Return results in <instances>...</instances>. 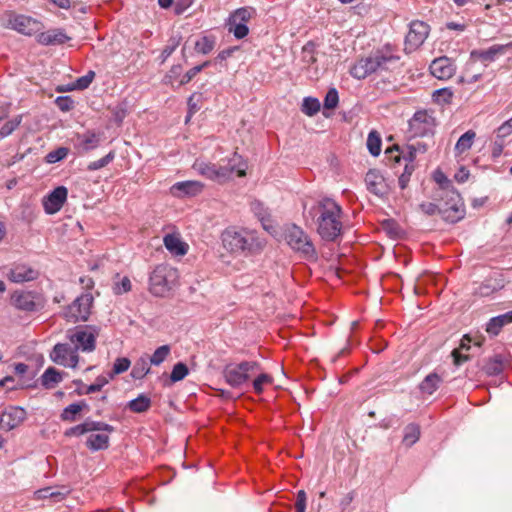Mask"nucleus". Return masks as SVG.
Returning a JSON list of instances; mask_svg holds the SVG:
<instances>
[{
  "label": "nucleus",
  "mask_w": 512,
  "mask_h": 512,
  "mask_svg": "<svg viewBox=\"0 0 512 512\" xmlns=\"http://www.w3.org/2000/svg\"><path fill=\"white\" fill-rule=\"evenodd\" d=\"M317 232L325 241H335L342 232V209L333 199L323 198L313 207Z\"/></svg>",
  "instance_id": "nucleus-1"
},
{
  "label": "nucleus",
  "mask_w": 512,
  "mask_h": 512,
  "mask_svg": "<svg viewBox=\"0 0 512 512\" xmlns=\"http://www.w3.org/2000/svg\"><path fill=\"white\" fill-rule=\"evenodd\" d=\"M225 162V160H222ZM247 164L242 156L237 152L233 153L232 157L227 160V163H211L202 160H196L193 164V169L203 177L218 183H225L231 180L236 174L238 177H243L246 174Z\"/></svg>",
  "instance_id": "nucleus-2"
},
{
  "label": "nucleus",
  "mask_w": 512,
  "mask_h": 512,
  "mask_svg": "<svg viewBox=\"0 0 512 512\" xmlns=\"http://www.w3.org/2000/svg\"><path fill=\"white\" fill-rule=\"evenodd\" d=\"M221 239L223 247L235 254H257L264 247L257 232L246 228L228 227L223 231Z\"/></svg>",
  "instance_id": "nucleus-3"
},
{
  "label": "nucleus",
  "mask_w": 512,
  "mask_h": 512,
  "mask_svg": "<svg viewBox=\"0 0 512 512\" xmlns=\"http://www.w3.org/2000/svg\"><path fill=\"white\" fill-rule=\"evenodd\" d=\"M398 60L393 55H385L380 51L359 59L350 69V74L356 79H365L378 71L388 69V64Z\"/></svg>",
  "instance_id": "nucleus-4"
},
{
  "label": "nucleus",
  "mask_w": 512,
  "mask_h": 512,
  "mask_svg": "<svg viewBox=\"0 0 512 512\" xmlns=\"http://www.w3.org/2000/svg\"><path fill=\"white\" fill-rule=\"evenodd\" d=\"M288 245L300 256L310 262H316L318 254L315 246L309 237L300 227L292 225L286 231L285 235Z\"/></svg>",
  "instance_id": "nucleus-5"
},
{
  "label": "nucleus",
  "mask_w": 512,
  "mask_h": 512,
  "mask_svg": "<svg viewBox=\"0 0 512 512\" xmlns=\"http://www.w3.org/2000/svg\"><path fill=\"white\" fill-rule=\"evenodd\" d=\"M450 202L451 203L446 202L442 206H438L432 202H426L422 203L420 208L426 215L432 216L438 213L445 221L455 223L464 217V210L460 203L459 194L453 193Z\"/></svg>",
  "instance_id": "nucleus-6"
},
{
  "label": "nucleus",
  "mask_w": 512,
  "mask_h": 512,
  "mask_svg": "<svg viewBox=\"0 0 512 512\" xmlns=\"http://www.w3.org/2000/svg\"><path fill=\"white\" fill-rule=\"evenodd\" d=\"M177 278V271L167 264H160L154 268L149 278L150 292L154 296H165Z\"/></svg>",
  "instance_id": "nucleus-7"
},
{
  "label": "nucleus",
  "mask_w": 512,
  "mask_h": 512,
  "mask_svg": "<svg viewBox=\"0 0 512 512\" xmlns=\"http://www.w3.org/2000/svg\"><path fill=\"white\" fill-rule=\"evenodd\" d=\"M260 370L256 361H242L237 364H228L223 369L225 381L232 388H241L250 379V374Z\"/></svg>",
  "instance_id": "nucleus-8"
},
{
  "label": "nucleus",
  "mask_w": 512,
  "mask_h": 512,
  "mask_svg": "<svg viewBox=\"0 0 512 512\" xmlns=\"http://www.w3.org/2000/svg\"><path fill=\"white\" fill-rule=\"evenodd\" d=\"M5 21V27L27 36L36 34L43 28V24L37 19L14 12L7 14Z\"/></svg>",
  "instance_id": "nucleus-9"
},
{
  "label": "nucleus",
  "mask_w": 512,
  "mask_h": 512,
  "mask_svg": "<svg viewBox=\"0 0 512 512\" xmlns=\"http://www.w3.org/2000/svg\"><path fill=\"white\" fill-rule=\"evenodd\" d=\"M408 124L412 138L432 136L436 126L435 118L426 110L417 111Z\"/></svg>",
  "instance_id": "nucleus-10"
},
{
  "label": "nucleus",
  "mask_w": 512,
  "mask_h": 512,
  "mask_svg": "<svg viewBox=\"0 0 512 512\" xmlns=\"http://www.w3.org/2000/svg\"><path fill=\"white\" fill-rule=\"evenodd\" d=\"M93 296L91 293H83L78 296L65 309L64 316L70 322L87 321L93 305Z\"/></svg>",
  "instance_id": "nucleus-11"
},
{
  "label": "nucleus",
  "mask_w": 512,
  "mask_h": 512,
  "mask_svg": "<svg viewBox=\"0 0 512 512\" xmlns=\"http://www.w3.org/2000/svg\"><path fill=\"white\" fill-rule=\"evenodd\" d=\"M97 330L92 326L77 327L68 331L67 337L74 348L83 352H92L95 349Z\"/></svg>",
  "instance_id": "nucleus-12"
},
{
  "label": "nucleus",
  "mask_w": 512,
  "mask_h": 512,
  "mask_svg": "<svg viewBox=\"0 0 512 512\" xmlns=\"http://www.w3.org/2000/svg\"><path fill=\"white\" fill-rule=\"evenodd\" d=\"M11 303L21 311L35 312L44 307L43 297L33 291H15L11 296Z\"/></svg>",
  "instance_id": "nucleus-13"
},
{
  "label": "nucleus",
  "mask_w": 512,
  "mask_h": 512,
  "mask_svg": "<svg viewBox=\"0 0 512 512\" xmlns=\"http://www.w3.org/2000/svg\"><path fill=\"white\" fill-rule=\"evenodd\" d=\"M429 32L430 27L427 23L419 20L412 21L405 38V51L407 53L416 51L425 42Z\"/></svg>",
  "instance_id": "nucleus-14"
},
{
  "label": "nucleus",
  "mask_w": 512,
  "mask_h": 512,
  "mask_svg": "<svg viewBox=\"0 0 512 512\" xmlns=\"http://www.w3.org/2000/svg\"><path fill=\"white\" fill-rule=\"evenodd\" d=\"M50 358L58 365L71 368H75L79 362L77 348L71 343H57L50 353Z\"/></svg>",
  "instance_id": "nucleus-15"
},
{
  "label": "nucleus",
  "mask_w": 512,
  "mask_h": 512,
  "mask_svg": "<svg viewBox=\"0 0 512 512\" xmlns=\"http://www.w3.org/2000/svg\"><path fill=\"white\" fill-rule=\"evenodd\" d=\"M26 411L19 406L7 407L0 416L1 428L7 431L15 429L26 419Z\"/></svg>",
  "instance_id": "nucleus-16"
},
{
  "label": "nucleus",
  "mask_w": 512,
  "mask_h": 512,
  "mask_svg": "<svg viewBox=\"0 0 512 512\" xmlns=\"http://www.w3.org/2000/svg\"><path fill=\"white\" fill-rule=\"evenodd\" d=\"M68 190L65 186H58L43 199L44 211L49 214H55L61 210L67 200Z\"/></svg>",
  "instance_id": "nucleus-17"
},
{
  "label": "nucleus",
  "mask_w": 512,
  "mask_h": 512,
  "mask_svg": "<svg viewBox=\"0 0 512 512\" xmlns=\"http://www.w3.org/2000/svg\"><path fill=\"white\" fill-rule=\"evenodd\" d=\"M431 74L440 80L451 78L456 70L454 61L446 56L436 58L430 64Z\"/></svg>",
  "instance_id": "nucleus-18"
},
{
  "label": "nucleus",
  "mask_w": 512,
  "mask_h": 512,
  "mask_svg": "<svg viewBox=\"0 0 512 512\" xmlns=\"http://www.w3.org/2000/svg\"><path fill=\"white\" fill-rule=\"evenodd\" d=\"M512 54V42L507 44H494L486 50H473L471 57L482 61H494L499 55Z\"/></svg>",
  "instance_id": "nucleus-19"
},
{
  "label": "nucleus",
  "mask_w": 512,
  "mask_h": 512,
  "mask_svg": "<svg viewBox=\"0 0 512 512\" xmlns=\"http://www.w3.org/2000/svg\"><path fill=\"white\" fill-rule=\"evenodd\" d=\"M38 276L39 272L26 264H15L7 274V278L14 283L33 281Z\"/></svg>",
  "instance_id": "nucleus-20"
},
{
  "label": "nucleus",
  "mask_w": 512,
  "mask_h": 512,
  "mask_svg": "<svg viewBox=\"0 0 512 512\" xmlns=\"http://www.w3.org/2000/svg\"><path fill=\"white\" fill-rule=\"evenodd\" d=\"M203 188V183L199 181H181L172 185L171 193L176 197L196 196L202 192Z\"/></svg>",
  "instance_id": "nucleus-21"
},
{
  "label": "nucleus",
  "mask_w": 512,
  "mask_h": 512,
  "mask_svg": "<svg viewBox=\"0 0 512 512\" xmlns=\"http://www.w3.org/2000/svg\"><path fill=\"white\" fill-rule=\"evenodd\" d=\"M70 40L62 29H51L45 32H38L37 42L41 45H60Z\"/></svg>",
  "instance_id": "nucleus-22"
},
{
  "label": "nucleus",
  "mask_w": 512,
  "mask_h": 512,
  "mask_svg": "<svg viewBox=\"0 0 512 512\" xmlns=\"http://www.w3.org/2000/svg\"><path fill=\"white\" fill-rule=\"evenodd\" d=\"M365 183H366L367 189L371 193H373L377 196H383L386 194L385 179L378 172L373 171V170L368 171L365 176Z\"/></svg>",
  "instance_id": "nucleus-23"
},
{
  "label": "nucleus",
  "mask_w": 512,
  "mask_h": 512,
  "mask_svg": "<svg viewBox=\"0 0 512 512\" xmlns=\"http://www.w3.org/2000/svg\"><path fill=\"white\" fill-rule=\"evenodd\" d=\"M76 146L83 152H88L97 148L100 144V135L92 131L83 134H77Z\"/></svg>",
  "instance_id": "nucleus-24"
},
{
  "label": "nucleus",
  "mask_w": 512,
  "mask_h": 512,
  "mask_svg": "<svg viewBox=\"0 0 512 512\" xmlns=\"http://www.w3.org/2000/svg\"><path fill=\"white\" fill-rule=\"evenodd\" d=\"M507 362L508 361L504 355L496 354L486 361L483 366V370L489 376H497L503 372Z\"/></svg>",
  "instance_id": "nucleus-25"
},
{
  "label": "nucleus",
  "mask_w": 512,
  "mask_h": 512,
  "mask_svg": "<svg viewBox=\"0 0 512 512\" xmlns=\"http://www.w3.org/2000/svg\"><path fill=\"white\" fill-rule=\"evenodd\" d=\"M164 245L166 249L173 255L183 256L187 253V244L184 243L176 234H167L164 237Z\"/></svg>",
  "instance_id": "nucleus-26"
},
{
  "label": "nucleus",
  "mask_w": 512,
  "mask_h": 512,
  "mask_svg": "<svg viewBox=\"0 0 512 512\" xmlns=\"http://www.w3.org/2000/svg\"><path fill=\"white\" fill-rule=\"evenodd\" d=\"M512 323V310L504 314L492 317L486 325V331L491 335H498L501 329Z\"/></svg>",
  "instance_id": "nucleus-27"
},
{
  "label": "nucleus",
  "mask_w": 512,
  "mask_h": 512,
  "mask_svg": "<svg viewBox=\"0 0 512 512\" xmlns=\"http://www.w3.org/2000/svg\"><path fill=\"white\" fill-rule=\"evenodd\" d=\"M83 410H89V405L86 401L82 400L77 403H72L63 409L60 418L63 421L74 422L76 415Z\"/></svg>",
  "instance_id": "nucleus-28"
},
{
  "label": "nucleus",
  "mask_w": 512,
  "mask_h": 512,
  "mask_svg": "<svg viewBox=\"0 0 512 512\" xmlns=\"http://www.w3.org/2000/svg\"><path fill=\"white\" fill-rule=\"evenodd\" d=\"M442 383V378L437 373L428 374L419 385L422 393L432 395Z\"/></svg>",
  "instance_id": "nucleus-29"
},
{
  "label": "nucleus",
  "mask_w": 512,
  "mask_h": 512,
  "mask_svg": "<svg viewBox=\"0 0 512 512\" xmlns=\"http://www.w3.org/2000/svg\"><path fill=\"white\" fill-rule=\"evenodd\" d=\"M62 379V373L54 367H48L41 376V384L46 389H51L60 383Z\"/></svg>",
  "instance_id": "nucleus-30"
},
{
  "label": "nucleus",
  "mask_w": 512,
  "mask_h": 512,
  "mask_svg": "<svg viewBox=\"0 0 512 512\" xmlns=\"http://www.w3.org/2000/svg\"><path fill=\"white\" fill-rule=\"evenodd\" d=\"M253 14H254V9H252L250 7L238 8L230 14V16L226 22H230L232 24H246L247 25L249 20L252 18Z\"/></svg>",
  "instance_id": "nucleus-31"
},
{
  "label": "nucleus",
  "mask_w": 512,
  "mask_h": 512,
  "mask_svg": "<svg viewBox=\"0 0 512 512\" xmlns=\"http://www.w3.org/2000/svg\"><path fill=\"white\" fill-rule=\"evenodd\" d=\"M126 407L134 413H144L150 409L151 399L145 394H140L137 398L130 400Z\"/></svg>",
  "instance_id": "nucleus-32"
},
{
  "label": "nucleus",
  "mask_w": 512,
  "mask_h": 512,
  "mask_svg": "<svg viewBox=\"0 0 512 512\" xmlns=\"http://www.w3.org/2000/svg\"><path fill=\"white\" fill-rule=\"evenodd\" d=\"M86 446L92 451L104 450L109 446L108 434H91L86 441Z\"/></svg>",
  "instance_id": "nucleus-33"
},
{
  "label": "nucleus",
  "mask_w": 512,
  "mask_h": 512,
  "mask_svg": "<svg viewBox=\"0 0 512 512\" xmlns=\"http://www.w3.org/2000/svg\"><path fill=\"white\" fill-rule=\"evenodd\" d=\"M403 433V444L407 447H411L419 440L420 427L416 423H410L404 428Z\"/></svg>",
  "instance_id": "nucleus-34"
},
{
  "label": "nucleus",
  "mask_w": 512,
  "mask_h": 512,
  "mask_svg": "<svg viewBox=\"0 0 512 512\" xmlns=\"http://www.w3.org/2000/svg\"><path fill=\"white\" fill-rule=\"evenodd\" d=\"M301 61L305 67H310L316 63V45L313 41L307 42L301 50Z\"/></svg>",
  "instance_id": "nucleus-35"
},
{
  "label": "nucleus",
  "mask_w": 512,
  "mask_h": 512,
  "mask_svg": "<svg viewBox=\"0 0 512 512\" xmlns=\"http://www.w3.org/2000/svg\"><path fill=\"white\" fill-rule=\"evenodd\" d=\"M215 44L216 39L214 36L204 35L195 42V51L207 55L214 49Z\"/></svg>",
  "instance_id": "nucleus-36"
},
{
  "label": "nucleus",
  "mask_w": 512,
  "mask_h": 512,
  "mask_svg": "<svg viewBox=\"0 0 512 512\" xmlns=\"http://www.w3.org/2000/svg\"><path fill=\"white\" fill-rule=\"evenodd\" d=\"M476 137V133L473 130H468L463 135L460 136L456 145L455 151L458 154H462L465 151L469 150L473 144V141Z\"/></svg>",
  "instance_id": "nucleus-37"
},
{
  "label": "nucleus",
  "mask_w": 512,
  "mask_h": 512,
  "mask_svg": "<svg viewBox=\"0 0 512 512\" xmlns=\"http://www.w3.org/2000/svg\"><path fill=\"white\" fill-rule=\"evenodd\" d=\"M149 364H150V362L148 361L147 357L139 358L135 362V364L131 370L132 378L142 379L144 376H146L148 374V372L150 371Z\"/></svg>",
  "instance_id": "nucleus-38"
},
{
  "label": "nucleus",
  "mask_w": 512,
  "mask_h": 512,
  "mask_svg": "<svg viewBox=\"0 0 512 512\" xmlns=\"http://www.w3.org/2000/svg\"><path fill=\"white\" fill-rule=\"evenodd\" d=\"M381 137L379 133L372 130L367 137V148L371 155L378 156L381 152Z\"/></svg>",
  "instance_id": "nucleus-39"
},
{
  "label": "nucleus",
  "mask_w": 512,
  "mask_h": 512,
  "mask_svg": "<svg viewBox=\"0 0 512 512\" xmlns=\"http://www.w3.org/2000/svg\"><path fill=\"white\" fill-rule=\"evenodd\" d=\"M110 378L100 375L96 378L95 382L86 386L85 390H76L78 395H88L100 391L106 384H108Z\"/></svg>",
  "instance_id": "nucleus-40"
},
{
  "label": "nucleus",
  "mask_w": 512,
  "mask_h": 512,
  "mask_svg": "<svg viewBox=\"0 0 512 512\" xmlns=\"http://www.w3.org/2000/svg\"><path fill=\"white\" fill-rule=\"evenodd\" d=\"M320 102L314 97H305L301 106V111L307 116H313L320 111Z\"/></svg>",
  "instance_id": "nucleus-41"
},
{
  "label": "nucleus",
  "mask_w": 512,
  "mask_h": 512,
  "mask_svg": "<svg viewBox=\"0 0 512 512\" xmlns=\"http://www.w3.org/2000/svg\"><path fill=\"white\" fill-rule=\"evenodd\" d=\"M170 350L171 349L169 345H162L154 351L152 356L148 358V361L150 364L158 366L164 362V360L170 354Z\"/></svg>",
  "instance_id": "nucleus-42"
},
{
  "label": "nucleus",
  "mask_w": 512,
  "mask_h": 512,
  "mask_svg": "<svg viewBox=\"0 0 512 512\" xmlns=\"http://www.w3.org/2000/svg\"><path fill=\"white\" fill-rule=\"evenodd\" d=\"M272 383V376L266 373H261L252 382L253 390L256 394L260 395L264 391V386L271 385Z\"/></svg>",
  "instance_id": "nucleus-43"
},
{
  "label": "nucleus",
  "mask_w": 512,
  "mask_h": 512,
  "mask_svg": "<svg viewBox=\"0 0 512 512\" xmlns=\"http://www.w3.org/2000/svg\"><path fill=\"white\" fill-rule=\"evenodd\" d=\"M95 78V72L90 70L84 76L77 78L71 85L70 90H84L90 86Z\"/></svg>",
  "instance_id": "nucleus-44"
},
{
  "label": "nucleus",
  "mask_w": 512,
  "mask_h": 512,
  "mask_svg": "<svg viewBox=\"0 0 512 512\" xmlns=\"http://www.w3.org/2000/svg\"><path fill=\"white\" fill-rule=\"evenodd\" d=\"M229 33H232L236 39H243L249 33V28L246 24H232L226 22L225 24Z\"/></svg>",
  "instance_id": "nucleus-45"
},
{
  "label": "nucleus",
  "mask_w": 512,
  "mask_h": 512,
  "mask_svg": "<svg viewBox=\"0 0 512 512\" xmlns=\"http://www.w3.org/2000/svg\"><path fill=\"white\" fill-rule=\"evenodd\" d=\"M427 150V145L421 142H417L415 144L408 145L407 153L403 154V158L412 163L415 159V156L418 152L424 153Z\"/></svg>",
  "instance_id": "nucleus-46"
},
{
  "label": "nucleus",
  "mask_w": 512,
  "mask_h": 512,
  "mask_svg": "<svg viewBox=\"0 0 512 512\" xmlns=\"http://www.w3.org/2000/svg\"><path fill=\"white\" fill-rule=\"evenodd\" d=\"M210 65V61H205L204 63L194 66L190 70H188L179 80V86L185 85L189 83L198 73H200L204 68Z\"/></svg>",
  "instance_id": "nucleus-47"
},
{
  "label": "nucleus",
  "mask_w": 512,
  "mask_h": 512,
  "mask_svg": "<svg viewBox=\"0 0 512 512\" xmlns=\"http://www.w3.org/2000/svg\"><path fill=\"white\" fill-rule=\"evenodd\" d=\"M84 422H85V425L87 426V432L104 431L109 434L114 431L113 426H111L107 423L101 422V421H93L90 419H86Z\"/></svg>",
  "instance_id": "nucleus-48"
},
{
  "label": "nucleus",
  "mask_w": 512,
  "mask_h": 512,
  "mask_svg": "<svg viewBox=\"0 0 512 512\" xmlns=\"http://www.w3.org/2000/svg\"><path fill=\"white\" fill-rule=\"evenodd\" d=\"M69 153V149L66 147H59L55 150L50 151L46 156L45 160L49 164L57 163L63 160Z\"/></svg>",
  "instance_id": "nucleus-49"
},
{
  "label": "nucleus",
  "mask_w": 512,
  "mask_h": 512,
  "mask_svg": "<svg viewBox=\"0 0 512 512\" xmlns=\"http://www.w3.org/2000/svg\"><path fill=\"white\" fill-rule=\"evenodd\" d=\"M22 121L21 116H17L14 119L8 120L4 125L0 128V138H5L12 134L16 128L20 125Z\"/></svg>",
  "instance_id": "nucleus-50"
},
{
  "label": "nucleus",
  "mask_w": 512,
  "mask_h": 512,
  "mask_svg": "<svg viewBox=\"0 0 512 512\" xmlns=\"http://www.w3.org/2000/svg\"><path fill=\"white\" fill-rule=\"evenodd\" d=\"M115 158V152L114 151H110L107 155H105L104 157L96 160V161H93V162H90L88 164V167L87 169L89 171H96V170H99L105 166H107L109 163H111Z\"/></svg>",
  "instance_id": "nucleus-51"
},
{
  "label": "nucleus",
  "mask_w": 512,
  "mask_h": 512,
  "mask_svg": "<svg viewBox=\"0 0 512 512\" xmlns=\"http://www.w3.org/2000/svg\"><path fill=\"white\" fill-rule=\"evenodd\" d=\"M131 362L126 357L117 358L113 364V370L109 378L112 379L114 375L124 373L129 369Z\"/></svg>",
  "instance_id": "nucleus-52"
},
{
  "label": "nucleus",
  "mask_w": 512,
  "mask_h": 512,
  "mask_svg": "<svg viewBox=\"0 0 512 512\" xmlns=\"http://www.w3.org/2000/svg\"><path fill=\"white\" fill-rule=\"evenodd\" d=\"M188 374V367L182 362H178L174 365L170 378L172 382H178L184 379Z\"/></svg>",
  "instance_id": "nucleus-53"
},
{
  "label": "nucleus",
  "mask_w": 512,
  "mask_h": 512,
  "mask_svg": "<svg viewBox=\"0 0 512 512\" xmlns=\"http://www.w3.org/2000/svg\"><path fill=\"white\" fill-rule=\"evenodd\" d=\"M512 134V117L502 123L496 130H495V137L505 141V139Z\"/></svg>",
  "instance_id": "nucleus-54"
},
{
  "label": "nucleus",
  "mask_w": 512,
  "mask_h": 512,
  "mask_svg": "<svg viewBox=\"0 0 512 512\" xmlns=\"http://www.w3.org/2000/svg\"><path fill=\"white\" fill-rule=\"evenodd\" d=\"M251 210L255 214V216L262 222L269 217L267 209L264 207L263 203L258 200H254L251 202Z\"/></svg>",
  "instance_id": "nucleus-55"
},
{
  "label": "nucleus",
  "mask_w": 512,
  "mask_h": 512,
  "mask_svg": "<svg viewBox=\"0 0 512 512\" xmlns=\"http://www.w3.org/2000/svg\"><path fill=\"white\" fill-rule=\"evenodd\" d=\"M338 102L339 96L337 90L335 88L329 89L324 99V108L334 109L337 107Z\"/></svg>",
  "instance_id": "nucleus-56"
},
{
  "label": "nucleus",
  "mask_w": 512,
  "mask_h": 512,
  "mask_svg": "<svg viewBox=\"0 0 512 512\" xmlns=\"http://www.w3.org/2000/svg\"><path fill=\"white\" fill-rule=\"evenodd\" d=\"M413 171H414L413 162L412 163L408 162L405 165L403 173L399 176V179H398L399 187L401 189H405L407 187Z\"/></svg>",
  "instance_id": "nucleus-57"
},
{
  "label": "nucleus",
  "mask_w": 512,
  "mask_h": 512,
  "mask_svg": "<svg viewBox=\"0 0 512 512\" xmlns=\"http://www.w3.org/2000/svg\"><path fill=\"white\" fill-rule=\"evenodd\" d=\"M131 290V281L128 277H123L120 281L115 282L113 291L117 295L127 293Z\"/></svg>",
  "instance_id": "nucleus-58"
},
{
  "label": "nucleus",
  "mask_w": 512,
  "mask_h": 512,
  "mask_svg": "<svg viewBox=\"0 0 512 512\" xmlns=\"http://www.w3.org/2000/svg\"><path fill=\"white\" fill-rule=\"evenodd\" d=\"M179 44L180 38H171L169 40V44L164 47L161 53L162 62H164L169 56L173 54Z\"/></svg>",
  "instance_id": "nucleus-59"
},
{
  "label": "nucleus",
  "mask_w": 512,
  "mask_h": 512,
  "mask_svg": "<svg viewBox=\"0 0 512 512\" xmlns=\"http://www.w3.org/2000/svg\"><path fill=\"white\" fill-rule=\"evenodd\" d=\"M71 492V489L68 486H61L51 489V498L60 501L67 497Z\"/></svg>",
  "instance_id": "nucleus-60"
},
{
  "label": "nucleus",
  "mask_w": 512,
  "mask_h": 512,
  "mask_svg": "<svg viewBox=\"0 0 512 512\" xmlns=\"http://www.w3.org/2000/svg\"><path fill=\"white\" fill-rule=\"evenodd\" d=\"M56 105L61 111H70L74 107V101L69 96H60L56 99Z\"/></svg>",
  "instance_id": "nucleus-61"
},
{
  "label": "nucleus",
  "mask_w": 512,
  "mask_h": 512,
  "mask_svg": "<svg viewBox=\"0 0 512 512\" xmlns=\"http://www.w3.org/2000/svg\"><path fill=\"white\" fill-rule=\"evenodd\" d=\"M87 432V426L85 425V422L78 424L76 426H73L65 431V436L71 437V436H81Z\"/></svg>",
  "instance_id": "nucleus-62"
},
{
  "label": "nucleus",
  "mask_w": 512,
  "mask_h": 512,
  "mask_svg": "<svg viewBox=\"0 0 512 512\" xmlns=\"http://www.w3.org/2000/svg\"><path fill=\"white\" fill-rule=\"evenodd\" d=\"M295 512H305L306 510V493L304 490H299L296 496Z\"/></svg>",
  "instance_id": "nucleus-63"
},
{
  "label": "nucleus",
  "mask_w": 512,
  "mask_h": 512,
  "mask_svg": "<svg viewBox=\"0 0 512 512\" xmlns=\"http://www.w3.org/2000/svg\"><path fill=\"white\" fill-rule=\"evenodd\" d=\"M434 96L437 97L438 101L442 100L445 103H449L453 97V93L448 88H442V89L436 90L434 92Z\"/></svg>",
  "instance_id": "nucleus-64"
}]
</instances>
